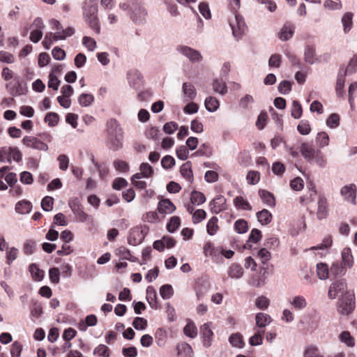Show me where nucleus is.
<instances>
[{
	"instance_id": "1",
	"label": "nucleus",
	"mask_w": 357,
	"mask_h": 357,
	"mask_svg": "<svg viewBox=\"0 0 357 357\" xmlns=\"http://www.w3.org/2000/svg\"><path fill=\"white\" fill-rule=\"evenodd\" d=\"M350 294L347 290V284L345 280L341 279L333 282L328 289V297L330 299H335L337 297L342 298Z\"/></svg>"
},
{
	"instance_id": "2",
	"label": "nucleus",
	"mask_w": 357,
	"mask_h": 357,
	"mask_svg": "<svg viewBox=\"0 0 357 357\" xmlns=\"http://www.w3.org/2000/svg\"><path fill=\"white\" fill-rule=\"evenodd\" d=\"M355 301L354 295L349 294L340 299L338 312L344 316L349 315L354 310Z\"/></svg>"
},
{
	"instance_id": "3",
	"label": "nucleus",
	"mask_w": 357,
	"mask_h": 357,
	"mask_svg": "<svg viewBox=\"0 0 357 357\" xmlns=\"http://www.w3.org/2000/svg\"><path fill=\"white\" fill-rule=\"evenodd\" d=\"M6 89L8 93L13 96L23 95L26 91L19 77H16L12 81L8 82L6 84Z\"/></svg>"
},
{
	"instance_id": "4",
	"label": "nucleus",
	"mask_w": 357,
	"mask_h": 357,
	"mask_svg": "<svg viewBox=\"0 0 357 357\" xmlns=\"http://www.w3.org/2000/svg\"><path fill=\"white\" fill-rule=\"evenodd\" d=\"M212 328V322L204 323L200 327V335L202 338L203 345L205 347H209L212 344L213 340Z\"/></svg>"
},
{
	"instance_id": "5",
	"label": "nucleus",
	"mask_w": 357,
	"mask_h": 357,
	"mask_svg": "<svg viewBox=\"0 0 357 357\" xmlns=\"http://www.w3.org/2000/svg\"><path fill=\"white\" fill-rule=\"evenodd\" d=\"M233 35L235 38H239L246 29L245 23L241 16L235 14L234 20L229 21Z\"/></svg>"
},
{
	"instance_id": "6",
	"label": "nucleus",
	"mask_w": 357,
	"mask_h": 357,
	"mask_svg": "<svg viewBox=\"0 0 357 357\" xmlns=\"http://www.w3.org/2000/svg\"><path fill=\"white\" fill-rule=\"evenodd\" d=\"M22 143L27 147L39 151H46L48 150V145L46 143L33 136H25L22 139Z\"/></svg>"
},
{
	"instance_id": "7",
	"label": "nucleus",
	"mask_w": 357,
	"mask_h": 357,
	"mask_svg": "<svg viewBox=\"0 0 357 357\" xmlns=\"http://www.w3.org/2000/svg\"><path fill=\"white\" fill-rule=\"evenodd\" d=\"M123 135H107L106 145L112 151H116L123 147Z\"/></svg>"
},
{
	"instance_id": "8",
	"label": "nucleus",
	"mask_w": 357,
	"mask_h": 357,
	"mask_svg": "<svg viewBox=\"0 0 357 357\" xmlns=\"http://www.w3.org/2000/svg\"><path fill=\"white\" fill-rule=\"evenodd\" d=\"M301 153L302 156L307 161H313L314 156L318 150L315 149L312 144L303 142L301 145Z\"/></svg>"
},
{
	"instance_id": "9",
	"label": "nucleus",
	"mask_w": 357,
	"mask_h": 357,
	"mask_svg": "<svg viewBox=\"0 0 357 357\" xmlns=\"http://www.w3.org/2000/svg\"><path fill=\"white\" fill-rule=\"evenodd\" d=\"M341 195L344 199L353 204H356V186L355 184L345 185L341 189Z\"/></svg>"
},
{
	"instance_id": "10",
	"label": "nucleus",
	"mask_w": 357,
	"mask_h": 357,
	"mask_svg": "<svg viewBox=\"0 0 357 357\" xmlns=\"http://www.w3.org/2000/svg\"><path fill=\"white\" fill-rule=\"evenodd\" d=\"M132 13L130 15V18L133 22L137 24L142 23L145 20V16L146 15V12L144 8L138 4H134L131 8Z\"/></svg>"
},
{
	"instance_id": "11",
	"label": "nucleus",
	"mask_w": 357,
	"mask_h": 357,
	"mask_svg": "<svg viewBox=\"0 0 357 357\" xmlns=\"http://www.w3.org/2000/svg\"><path fill=\"white\" fill-rule=\"evenodd\" d=\"M211 210L214 213H218L227 208L226 198L222 195H218L210 202Z\"/></svg>"
},
{
	"instance_id": "12",
	"label": "nucleus",
	"mask_w": 357,
	"mask_h": 357,
	"mask_svg": "<svg viewBox=\"0 0 357 357\" xmlns=\"http://www.w3.org/2000/svg\"><path fill=\"white\" fill-rule=\"evenodd\" d=\"M179 51L184 56L188 57L192 62H199L202 59V56L199 52L195 50L188 46H181L179 47Z\"/></svg>"
},
{
	"instance_id": "13",
	"label": "nucleus",
	"mask_w": 357,
	"mask_h": 357,
	"mask_svg": "<svg viewBox=\"0 0 357 357\" xmlns=\"http://www.w3.org/2000/svg\"><path fill=\"white\" fill-rule=\"evenodd\" d=\"M106 135H123V131L119 122L114 119H109L106 123Z\"/></svg>"
},
{
	"instance_id": "14",
	"label": "nucleus",
	"mask_w": 357,
	"mask_h": 357,
	"mask_svg": "<svg viewBox=\"0 0 357 357\" xmlns=\"http://www.w3.org/2000/svg\"><path fill=\"white\" fill-rule=\"evenodd\" d=\"M182 92L185 102L193 100L197 96L195 86L190 82H184L182 86Z\"/></svg>"
},
{
	"instance_id": "15",
	"label": "nucleus",
	"mask_w": 357,
	"mask_h": 357,
	"mask_svg": "<svg viewBox=\"0 0 357 357\" xmlns=\"http://www.w3.org/2000/svg\"><path fill=\"white\" fill-rule=\"evenodd\" d=\"M295 25L289 22H286L279 33V38L282 40H287L290 39L295 31Z\"/></svg>"
},
{
	"instance_id": "16",
	"label": "nucleus",
	"mask_w": 357,
	"mask_h": 357,
	"mask_svg": "<svg viewBox=\"0 0 357 357\" xmlns=\"http://www.w3.org/2000/svg\"><path fill=\"white\" fill-rule=\"evenodd\" d=\"M289 305L296 310H303L307 305V303L303 296L298 295L291 298L289 301Z\"/></svg>"
},
{
	"instance_id": "17",
	"label": "nucleus",
	"mask_w": 357,
	"mask_h": 357,
	"mask_svg": "<svg viewBox=\"0 0 357 357\" xmlns=\"http://www.w3.org/2000/svg\"><path fill=\"white\" fill-rule=\"evenodd\" d=\"M255 321L256 326L259 328V330H261L271 323L272 319L271 316L266 313L259 312L255 316Z\"/></svg>"
},
{
	"instance_id": "18",
	"label": "nucleus",
	"mask_w": 357,
	"mask_h": 357,
	"mask_svg": "<svg viewBox=\"0 0 357 357\" xmlns=\"http://www.w3.org/2000/svg\"><path fill=\"white\" fill-rule=\"evenodd\" d=\"M158 209L160 213H171L176 210V206L169 199H164L158 202Z\"/></svg>"
},
{
	"instance_id": "19",
	"label": "nucleus",
	"mask_w": 357,
	"mask_h": 357,
	"mask_svg": "<svg viewBox=\"0 0 357 357\" xmlns=\"http://www.w3.org/2000/svg\"><path fill=\"white\" fill-rule=\"evenodd\" d=\"M181 174L190 183L193 182V174L192 170V163L188 161L183 164L180 168Z\"/></svg>"
},
{
	"instance_id": "20",
	"label": "nucleus",
	"mask_w": 357,
	"mask_h": 357,
	"mask_svg": "<svg viewBox=\"0 0 357 357\" xmlns=\"http://www.w3.org/2000/svg\"><path fill=\"white\" fill-rule=\"evenodd\" d=\"M70 206L77 218L78 220L80 222H89L90 221V217L85 213L81 206L73 202V204H70Z\"/></svg>"
},
{
	"instance_id": "21",
	"label": "nucleus",
	"mask_w": 357,
	"mask_h": 357,
	"mask_svg": "<svg viewBox=\"0 0 357 357\" xmlns=\"http://www.w3.org/2000/svg\"><path fill=\"white\" fill-rule=\"evenodd\" d=\"M328 214L327 200L324 197H319L318 201L317 217L319 220L324 219Z\"/></svg>"
},
{
	"instance_id": "22",
	"label": "nucleus",
	"mask_w": 357,
	"mask_h": 357,
	"mask_svg": "<svg viewBox=\"0 0 357 357\" xmlns=\"http://www.w3.org/2000/svg\"><path fill=\"white\" fill-rule=\"evenodd\" d=\"M339 340L348 347H354L356 342L354 337L347 331L341 332L338 335Z\"/></svg>"
},
{
	"instance_id": "23",
	"label": "nucleus",
	"mask_w": 357,
	"mask_h": 357,
	"mask_svg": "<svg viewBox=\"0 0 357 357\" xmlns=\"http://www.w3.org/2000/svg\"><path fill=\"white\" fill-rule=\"evenodd\" d=\"M342 264L347 268H351L354 265V257L349 248H345L342 251Z\"/></svg>"
},
{
	"instance_id": "24",
	"label": "nucleus",
	"mask_w": 357,
	"mask_h": 357,
	"mask_svg": "<svg viewBox=\"0 0 357 357\" xmlns=\"http://www.w3.org/2000/svg\"><path fill=\"white\" fill-rule=\"evenodd\" d=\"M128 79L133 88L139 87L142 82V76L137 70L129 72L128 73Z\"/></svg>"
},
{
	"instance_id": "25",
	"label": "nucleus",
	"mask_w": 357,
	"mask_h": 357,
	"mask_svg": "<svg viewBox=\"0 0 357 357\" xmlns=\"http://www.w3.org/2000/svg\"><path fill=\"white\" fill-rule=\"evenodd\" d=\"M347 76V74L342 72L341 70L339 72L337 82H336V87L335 91L337 96H342L344 93V82H345V77Z\"/></svg>"
},
{
	"instance_id": "26",
	"label": "nucleus",
	"mask_w": 357,
	"mask_h": 357,
	"mask_svg": "<svg viewBox=\"0 0 357 357\" xmlns=\"http://www.w3.org/2000/svg\"><path fill=\"white\" fill-rule=\"evenodd\" d=\"M230 344L236 348L241 349L244 347V341L243 336L239 333H232L229 337Z\"/></svg>"
},
{
	"instance_id": "27",
	"label": "nucleus",
	"mask_w": 357,
	"mask_h": 357,
	"mask_svg": "<svg viewBox=\"0 0 357 357\" xmlns=\"http://www.w3.org/2000/svg\"><path fill=\"white\" fill-rule=\"evenodd\" d=\"M259 195L262 202L267 205L270 206H274L275 205V201L273 195L268 190H259Z\"/></svg>"
},
{
	"instance_id": "28",
	"label": "nucleus",
	"mask_w": 357,
	"mask_h": 357,
	"mask_svg": "<svg viewBox=\"0 0 357 357\" xmlns=\"http://www.w3.org/2000/svg\"><path fill=\"white\" fill-rule=\"evenodd\" d=\"M75 30L73 27H68L64 30L56 31L55 33H52V38L54 41L58 40H65L67 37L74 34Z\"/></svg>"
},
{
	"instance_id": "29",
	"label": "nucleus",
	"mask_w": 357,
	"mask_h": 357,
	"mask_svg": "<svg viewBox=\"0 0 357 357\" xmlns=\"http://www.w3.org/2000/svg\"><path fill=\"white\" fill-rule=\"evenodd\" d=\"M31 209V203L26 200L20 201L15 205V211L18 213L26 214L29 213Z\"/></svg>"
},
{
	"instance_id": "30",
	"label": "nucleus",
	"mask_w": 357,
	"mask_h": 357,
	"mask_svg": "<svg viewBox=\"0 0 357 357\" xmlns=\"http://www.w3.org/2000/svg\"><path fill=\"white\" fill-rule=\"evenodd\" d=\"M98 15V6L96 3L89 2L86 3L83 7V15L84 17H91Z\"/></svg>"
},
{
	"instance_id": "31",
	"label": "nucleus",
	"mask_w": 357,
	"mask_h": 357,
	"mask_svg": "<svg viewBox=\"0 0 357 357\" xmlns=\"http://www.w3.org/2000/svg\"><path fill=\"white\" fill-rule=\"evenodd\" d=\"M303 357H326L319 349L315 345H309L305 347L303 352Z\"/></svg>"
},
{
	"instance_id": "32",
	"label": "nucleus",
	"mask_w": 357,
	"mask_h": 357,
	"mask_svg": "<svg viewBox=\"0 0 357 357\" xmlns=\"http://www.w3.org/2000/svg\"><path fill=\"white\" fill-rule=\"evenodd\" d=\"M29 271L32 278L35 281H41L44 278V271L40 269L35 264H32L29 266Z\"/></svg>"
},
{
	"instance_id": "33",
	"label": "nucleus",
	"mask_w": 357,
	"mask_h": 357,
	"mask_svg": "<svg viewBox=\"0 0 357 357\" xmlns=\"http://www.w3.org/2000/svg\"><path fill=\"white\" fill-rule=\"evenodd\" d=\"M305 61L307 63L312 64L317 60L315 48L313 45H307L305 50Z\"/></svg>"
},
{
	"instance_id": "34",
	"label": "nucleus",
	"mask_w": 357,
	"mask_h": 357,
	"mask_svg": "<svg viewBox=\"0 0 357 357\" xmlns=\"http://www.w3.org/2000/svg\"><path fill=\"white\" fill-rule=\"evenodd\" d=\"M85 20L88 24L89 26L93 29L96 33H100V25L99 22V20L98 18V15H94L91 17H86Z\"/></svg>"
},
{
	"instance_id": "35",
	"label": "nucleus",
	"mask_w": 357,
	"mask_h": 357,
	"mask_svg": "<svg viewBox=\"0 0 357 357\" xmlns=\"http://www.w3.org/2000/svg\"><path fill=\"white\" fill-rule=\"evenodd\" d=\"M177 351L179 356L190 357L192 353V350L190 344L185 342H181L177 345Z\"/></svg>"
},
{
	"instance_id": "36",
	"label": "nucleus",
	"mask_w": 357,
	"mask_h": 357,
	"mask_svg": "<svg viewBox=\"0 0 357 357\" xmlns=\"http://www.w3.org/2000/svg\"><path fill=\"white\" fill-rule=\"evenodd\" d=\"M243 275V269L238 264H232L229 267V275L232 278L238 279L241 278Z\"/></svg>"
},
{
	"instance_id": "37",
	"label": "nucleus",
	"mask_w": 357,
	"mask_h": 357,
	"mask_svg": "<svg viewBox=\"0 0 357 357\" xmlns=\"http://www.w3.org/2000/svg\"><path fill=\"white\" fill-rule=\"evenodd\" d=\"M205 107L209 112H215L219 107L218 100L213 96H209L205 100Z\"/></svg>"
},
{
	"instance_id": "38",
	"label": "nucleus",
	"mask_w": 357,
	"mask_h": 357,
	"mask_svg": "<svg viewBox=\"0 0 357 357\" xmlns=\"http://www.w3.org/2000/svg\"><path fill=\"white\" fill-rule=\"evenodd\" d=\"M303 114L302 106L298 100H294L292 102V107L291 110V116L294 119H300Z\"/></svg>"
},
{
	"instance_id": "39",
	"label": "nucleus",
	"mask_w": 357,
	"mask_h": 357,
	"mask_svg": "<svg viewBox=\"0 0 357 357\" xmlns=\"http://www.w3.org/2000/svg\"><path fill=\"white\" fill-rule=\"evenodd\" d=\"M235 206L239 209L251 210L249 202L241 196H238L234 199Z\"/></svg>"
},
{
	"instance_id": "40",
	"label": "nucleus",
	"mask_w": 357,
	"mask_h": 357,
	"mask_svg": "<svg viewBox=\"0 0 357 357\" xmlns=\"http://www.w3.org/2000/svg\"><path fill=\"white\" fill-rule=\"evenodd\" d=\"M190 200L192 204H202L206 201V197L202 192L194 190L191 192Z\"/></svg>"
},
{
	"instance_id": "41",
	"label": "nucleus",
	"mask_w": 357,
	"mask_h": 357,
	"mask_svg": "<svg viewBox=\"0 0 357 357\" xmlns=\"http://www.w3.org/2000/svg\"><path fill=\"white\" fill-rule=\"evenodd\" d=\"M264 331L263 330H258L257 332L250 337L249 339V343L252 346H259L262 344L263 343V338L262 335L264 334Z\"/></svg>"
},
{
	"instance_id": "42",
	"label": "nucleus",
	"mask_w": 357,
	"mask_h": 357,
	"mask_svg": "<svg viewBox=\"0 0 357 357\" xmlns=\"http://www.w3.org/2000/svg\"><path fill=\"white\" fill-rule=\"evenodd\" d=\"M257 218L260 223H269L272 219V215L267 209L257 213Z\"/></svg>"
},
{
	"instance_id": "43",
	"label": "nucleus",
	"mask_w": 357,
	"mask_h": 357,
	"mask_svg": "<svg viewBox=\"0 0 357 357\" xmlns=\"http://www.w3.org/2000/svg\"><path fill=\"white\" fill-rule=\"evenodd\" d=\"M317 274L320 280H326L328 278V268L326 264L319 263L317 265Z\"/></svg>"
},
{
	"instance_id": "44",
	"label": "nucleus",
	"mask_w": 357,
	"mask_h": 357,
	"mask_svg": "<svg viewBox=\"0 0 357 357\" xmlns=\"http://www.w3.org/2000/svg\"><path fill=\"white\" fill-rule=\"evenodd\" d=\"M183 333L191 338L195 337L197 335V329L195 324L192 321L188 322L183 328Z\"/></svg>"
},
{
	"instance_id": "45",
	"label": "nucleus",
	"mask_w": 357,
	"mask_h": 357,
	"mask_svg": "<svg viewBox=\"0 0 357 357\" xmlns=\"http://www.w3.org/2000/svg\"><path fill=\"white\" fill-rule=\"evenodd\" d=\"M329 137L325 132H320L316 137V143L320 148L324 147L328 144Z\"/></svg>"
},
{
	"instance_id": "46",
	"label": "nucleus",
	"mask_w": 357,
	"mask_h": 357,
	"mask_svg": "<svg viewBox=\"0 0 357 357\" xmlns=\"http://www.w3.org/2000/svg\"><path fill=\"white\" fill-rule=\"evenodd\" d=\"M59 120V116L58 114L55 112H49L47 113L44 119L45 123L48 124V126L53 127L57 125Z\"/></svg>"
},
{
	"instance_id": "47",
	"label": "nucleus",
	"mask_w": 357,
	"mask_h": 357,
	"mask_svg": "<svg viewBox=\"0 0 357 357\" xmlns=\"http://www.w3.org/2000/svg\"><path fill=\"white\" fill-rule=\"evenodd\" d=\"M94 100L93 96L88 93H82L78 97V102L82 107L90 105Z\"/></svg>"
},
{
	"instance_id": "48",
	"label": "nucleus",
	"mask_w": 357,
	"mask_h": 357,
	"mask_svg": "<svg viewBox=\"0 0 357 357\" xmlns=\"http://www.w3.org/2000/svg\"><path fill=\"white\" fill-rule=\"evenodd\" d=\"M352 18H353V14L351 13H347L342 17V24L344 26V31L345 33H347L351 29Z\"/></svg>"
},
{
	"instance_id": "49",
	"label": "nucleus",
	"mask_w": 357,
	"mask_h": 357,
	"mask_svg": "<svg viewBox=\"0 0 357 357\" xmlns=\"http://www.w3.org/2000/svg\"><path fill=\"white\" fill-rule=\"evenodd\" d=\"M297 130L303 135H308L311 132L309 121L307 120H301L297 126Z\"/></svg>"
},
{
	"instance_id": "50",
	"label": "nucleus",
	"mask_w": 357,
	"mask_h": 357,
	"mask_svg": "<svg viewBox=\"0 0 357 357\" xmlns=\"http://www.w3.org/2000/svg\"><path fill=\"white\" fill-rule=\"evenodd\" d=\"M213 90L222 95L225 94L227 92V87L225 82H221L218 79H215L213 83Z\"/></svg>"
},
{
	"instance_id": "51",
	"label": "nucleus",
	"mask_w": 357,
	"mask_h": 357,
	"mask_svg": "<svg viewBox=\"0 0 357 357\" xmlns=\"http://www.w3.org/2000/svg\"><path fill=\"white\" fill-rule=\"evenodd\" d=\"M142 178V174H135L131 178L132 185L139 190H143L146 188V183L144 181H137Z\"/></svg>"
},
{
	"instance_id": "52",
	"label": "nucleus",
	"mask_w": 357,
	"mask_h": 357,
	"mask_svg": "<svg viewBox=\"0 0 357 357\" xmlns=\"http://www.w3.org/2000/svg\"><path fill=\"white\" fill-rule=\"evenodd\" d=\"M173 293L172 287L169 284L162 285L160 289V294L163 299H169Z\"/></svg>"
},
{
	"instance_id": "53",
	"label": "nucleus",
	"mask_w": 357,
	"mask_h": 357,
	"mask_svg": "<svg viewBox=\"0 0 357 357\" xmlns=\"http://www.w3.org/2000/svg\"><path fill=\"white\" fill-rule=\"evenodd\" d=\"M132 326L136 330L142 331L147 327V321L144 318L138 317L135 318Z\"/></svg>"
},
{
	"instance_id": "54",
	"label": "nucleus",
	"mask_w": 357,
	"mask_h": 357,
	"mask_svg": "<svg viewBox=\"0 0 357 357\" xmlns=\"http://www.w3.org/2000/svg\"><path fill=\"white\" fill-rule=\"evenodd\" d=\"M140 170L141 172L139 174H142V177H146L148 178L151 176L153 173V169L152 167L146 162H143L140 165Z\"/></svg>"
},
{
	"instance_id": "55",
	"label": "nucleus",
	"mask_w": 357,
	"mask_h": 357,
	"mask_svg": "<svg viewBox=\"0 0 357 357\" xmlns=\"http://www.w3.org/2000/svg\"><path fill=\"white\" fill-rule=\"evenodd\" d=\"M326 124L331 128L337 127L340 124V116L337 114H331L326 120Z\"/></svg>"
},
{
	"instance_id": "56",
	"label": "nucleus",
	"mask_w": 357,
	"mask_h": 357,
	"mask_svg": "<svg viewBox=\"0 0 357 357\" xmlns=\"http://www.w3.org/2000/svg\"><path fill=\"white\" fill-rule=\"evenodd\" d=\"M54 199L52 197L46 196L41 201V207L44 211H50L53 208Z\"/></svg>"
},
{
	"instance_id": "57",
	"label": "nucleus",
	"mask_w": 357,
	"mask_h": 357,
	"mask_svg": "<svg viewBox=\"0 0 357 357\" xmlns=\"http://www.w3.org/2000/svg\"><path fill=\"white\" fill-rule=\"evenodd\" d=\"M357 71V54L354 56V57L351 59L349 65L347 68L344 70L343 73L347 74H351Z\"/></svg>"
},
{
	"instance_id": "58",
	"label": "nucleus",
	"mask_w": 357,
	"mask_h": 357,
	"mask_svg": "<svg viewBox=\"0 0 357 357\" xmlns=\"http://www.w3.org/2000/svg\"><path fill=\"white\" fill-rule=\"evenodd\" d=\"M93 354L95 355H98V356L109 357V350L107 346L104 344H100L95 348Z\"/></svg>"
},
{
	"instance_id": "59",
	"label": "nucleus",
	"mask_w": 357,
	"mask_h": 357,
	"mask_svg": "<svg viewBox=\"0 0 357 357\" xmlns=\"http://www.w3.org/2000/svg\"><path fill=\"white\" fill-rule=\"evenodd\" d=\"M196 297L198 301L203 299L208 291V286L206 284L197 285L196 287Z\"/></svg>"
},
{
	"instance_id": "60",
	"label": "nucleus",
	"mask_w": 357,
	"mask_h": 357,
	"mask_svg": "<svg viewBox=\"0 0 357 357\" xmlns=\"http://www.w3.org/2000/svg\"><path fill=\"white\" fill-rule=\"evenodd\" d=\"M175 165V160L171 155H165L161 160V165L164 169H171Z\"/></svg>"
},
{
	"instance_id": "61",
	"label": "nucleus",
	"mask_w": 357,
	"mask_h": 357,
	"mask_svg": "<svg viewBox=\"0 0 357 357\" xmlns=\"http://www.w3.org/2000/svg\"><path fill=\"white\" fill-rule=\"evenodd\" d=\"M50 280L54 284H58L60 281V272L57 268H51L49 270Z\"/></svg>"
},
{
	"instance_id": "62",
	"label": "nucleus",
	"mask_w": 357,
	"mask_h": 357,
	"mask_svg": "<svg viewBox=\"0 0 357 357\" xmlns=\"http://www.w3.org/2000/svg\"><path fill=\"white\" fill-rule=\"evenodd\" d=\"M176 156L181 160H185L188 158L189 151L186 146H180L176 151Z\"/></svg>"
},
{
	"instance_id": "63",
	"label": "nucleus",
	"mask_w": 357,
	"mask_h": 357,
	"mask_svg": "<svg viewBox=\"0 0 357 357\" xmlns=\"http://www.w3.org/2000/svg\"><path fill=\"white\" fill-rule=\"evenodd\" d=\"M255 305L259 309L265 310L269 305V300L266 296H259L256 299Z\"/></svg>"
},
{
	"instance_id": "64",
	"label": "nucleus",
	"mask_w": 357,
	"mask_h": 357,
	"mask_svg": "<svg viewBox=\"0 0 357 357\" xmlns=\"http://www.w3.org/2000/svg\"><path fill=\"white\" fill-rule=\"evenodd\" d=\"M206 213L203 209H197L192 213V220L194 223H198L204 220L206 218Z\"/></svg>"
}]
</instances>
